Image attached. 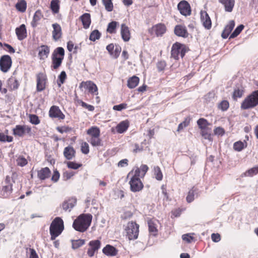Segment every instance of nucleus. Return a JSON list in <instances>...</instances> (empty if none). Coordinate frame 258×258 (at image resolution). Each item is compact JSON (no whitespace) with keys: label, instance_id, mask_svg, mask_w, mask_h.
<instances>
[{"label":"nucleus","instance_id":"1","mask_svg":"<svg viewBox=\"0 0 258 258\" xmlns=\"http://www.w3.org/2000/svg\"><path fill=\"white\" fill-rule=\"evenodd\" d=\"M92 218V215L89 213L80 214L74 221L73 228L82 233L86 231L91 224Z\"/></svg>","mask_w":258,"mask_h":258},{"label":"nucleus","instance_id":"2","mask_svg":"<svg viewBox=\"0 0 258 258\" xmlns=\"http://www.w3.org/2000/svg\"><path fill=\"white\" fill-rule=\"evenodd\" d=\"M258 105V90L252 92L242 101L240 108L247 110L253 108Z\"/></svg>","mask_w":258,"mask_h":258},{"label":"nucleus","instance_id":"3","mask_svg":"<svg viewBox=\"0 0 258 258\" xmlns=\"http://www.w3.org/2000/svg\"><path fill=\"white\" fill-rule=\"evenodd\" d=\"M63 229V221L62 219L59 217L55 218L52 221L49 227L51 240L55 239L61 233Z\"/></svg>","mask_w":258,"mask_h":258},{"label":"nucleus","instance_id":"4","mask_svg":"<svg viewBox=\"0 0 258 258\" xmlns=\"http://www.w3.org/2000/svg\"><path fill=\"white\" fill-rule=\"evenodd\" d=\"M64 57V50L61 47H57L52 52L51 68L57 69L61 64Z\"/></svg>","mask_w":258,"mask_h":258},{"label":"nucleus","instance_id":"5","mask_svg":"<svg viewBox=\"0 0 258 258\" xmlns=\"http://www.w3.org/2000/svg\"><path fill=\"white\" fill-rule=\"evenodd\" d=\"M187 48L185 44L176 42L171 47V56L175 60H178L180 57L183 58L187 51Z\"/></svg>","mask_w":258,"mask_h":258},{"label":"nucleus","instance_id":"6","mask_svg":"<svg viewBox=\"0 0 258 258\" xmlns=\"http://www.w3.org/2000/svg\"><path fill=\"white\" fill-rule=\"evenodd\" d=\"M139 233V225L136 222L131 221L127 223L124 228V233L129 240H135L138 238Z\"/></svg>","mask_w":258,"mask_h":258},{"label":"nucleus","instance_id":"7","mask_svg":"<svg viewBox=\"0 0 258 258\" xmlns=\"http://www.w3.org/2000/svg\"><path fill=\"white\" fill-rule=\"evenodd\" d=\"M131 177L129 181L130 190L134 192L141 191L144 188V184L142 182L140 177L134 174H131Z\"/></svg>","mask_w":258,"mask_h":258},{"label":"nucleus","instance_id":"8","mask_svg":"<svg viewBox=\"0 0 258 258\" xmlns=\"http://www.w3.org/2000/svg\"><path fill=\"white\" fill-rule=\"evenodd\" d=\"M167 27L163 23H158L153 25L148 30L151 35L155 36L156 37H162L166 32Z\"/></svg>","mask_w":258,"mask_h":258},{"label":"nucleus","instance_id":"9","mask_svg":"<svg viewBox=\"0 0 258 258\" xmlns=\"http://www.w3.org/2000/svg\"><path fill=\"white\" fill-rule=\"evenodd\" d=\"M13 192V184L9 177H7L2 188H0V198H7Z\"/></svg>","mask_w":258,"mask_h":258},{"label":"nucleus","instance_id":"10","mask_svg":"<svg viewBox=\"0 0 258 258\" xmlns=\"http://www.w3.org/2000/svg\"><path fill=\"white\" fill-rule=\"evenodd\" d=\"M101 245V242L99 240H92L89 241L87 249V254L88 256L93 257L96 253L98 252Z\"/></svg>","mask_w":258,"mask_h":258},{"label":"nucleus","instance_id":"11","mask_svg":"<svg viewBox=\"0 0 258 258\" xmlns=\"http://www.w3.org/2000/svg\"><path fill=\"white\" fill-rule=\"evenodd\" d=\"M12 65V60L9 55H4L0 58V69L2 72L6 73L9 71Z\"/></svg>","mask_w":258,"mask_h":258},{"label":"nucleus","instance_id":"12","mask_svg":"<svg viewBox=\"0 0 258 258\" xmlns=\"http://www.w3.org/2000/svg\"><path fill=\"white\" fill-rule=\"evenodd\" d=\"M31 128L28 125H17L13 130V135L15 136L23 137L25 134H30Z\"/></svg>","mask_w":258,"mask_h":258},{"label":"nucleus","instance_id":"13","mask_svg":"<svg viewBox=\"0 0 258 258\" xmlns=\"http://www.w3.org/2000/svg\"><path fill=\"white\" fill-rule=\"evenodd\" d=\"M84 87L88 90L92 95H97L98 94V87L97 85L91 81H83L80 84V88Z\"/></svg>","mask_w":258,"mask_h":258},{"label":"nucleus","instance_id":"14","mask_svg":"<svg viewBox=\"0 0 258 258\" xmlns=\"http://www.w3.org/2000/svg\"><path fill=\"white\" fill-rule=\"evenodd\" d=\"M177 9L180 13L184 16H188L191 15V7L189 3L185 1H180L177 5Z\"/></svg>","mask_w":258,"mask_h":258},{"label":"nucleus","instance_id":"15","mask_svg":"<svg viewBox=\"0 0 258 258\" xmlns=\"http://www.w3.org/2000/svg\"><path fill=\"white\" fill-rule=\"evenodd\" d=\"M49 116L51 118H57L60 120H63L65 118V115L61 111L59 107L55 105H53L50 107L49 111Z\"/></svg>","mask_w":258,"mask_h":258},{"label":"nucleus","instance_id":"16","mask_svg":"<svg viewBox=\"0 0 258 258\" xmlns=\"http://www.w3.org/2000/svg\"><path fill=\"white\" fill-rule=\"evenodd\" d=\"M77 201V199L76 198H69L62 202L61 207L64 211L71 212L73 208L76 205Z\"/></svg>","mask_w":258,"mask_h":258},{"label":"nucleus","instance_id":"17","mask_svg":"<svg viewBox=\"0 0 258 258\" xmlns=\"http://www.w3.org/2000/svg\"><path fill=\"white\" fill-rule=\"evenodd\" d=\"M149 168L147 165L142 164L141 165L140 167H136V168L130 171L127 177L131 175V174H135L138 175V176L143 178L147 172Z\"/></svg>","mask_w":258,"mask_h":258},{"label":"nucleus","instance_id":"18","mask_svg":"<svg viewBox=\"0 0 258 258\" xmlns=\"http://www.w3.org/2000/svg\"><path fill=\"white\" fill-rule=\"evenodd\" d=\"M46 76L43 73H39L37 75V87L38 92H41L45 88Z\"/></svg>","mask_w":258,"mask_h":258},{"label":"nucleus","instance_id":"19","mask_svg":"<svg viewBox=\"0 0 258 258\" xmlns=\"http://www.w3.org/2000/svg\"><path fill=\"white\" fill-rule=\"evenodd\" d=\"M174 34L178 36L183 38H186L188 36V33L186 27L184 25H177L174 29Z\"/></svg>","mask_w":258,"mask_h":258},{"label":"nucleus","instance_id":"20","mask_svg":"<svg viewBox=\"0 0 258 258\" xmlns=\"http://www.w3.org/2000/svg\"><path fill=\"white\" fill-rule=\"evenodd\" d=\"M201 20L205 29L209 30L212 27L211 20L206 11L201 12Z\"/></svg>","mask_w":258,"mask_h":258},{"label":"nucleus","instance_id":"21","mask_svg":"<svg viewBox=\"0 0 258 258\" xmlns=\"http://www.w3.org/2000/svg\"><path fill=\"white\" fill-rule=\"evenodd\" d=\"M53 30L52 32V38L55 41H57L62 37V32L60 25L58 23H54L52 25Z\"/></svg>","mask_w":258,"mask_h":258},{"label":"nucleus","instance_id":"22","mask_svg":"<svg viewBox=\"0 0 258 258\" xmlns=\"http://www.w3.org/2000/svg\"><path fill=\"white\" fill-rule=\"evenodd\" d=\"M120 34L123 41L127 42L131 38V32L130 29L125 24L121 25Z\"/></svg>","mask_w":258,"mask_h":258},{"label":"nucleus","instance_id":"23","mask_svg":"<svg viewBox=\"0 0 258 258\" xmlns=\"http://www.w3.org/2000/svg\"><path fill=\"white\" fill-rule=\"evenodd\" d=\"M218 2L224 6L226 12H231L233 11L235 0H218Z\"/></svg>","mask_w":258,"mask_h":258},{"label":"nucleus","instance_id":"24","mask_svg":"<svg viewBox=\"0 0 258 258\" xmlns=\"http://www.w3.org/2000/svg\"><path fill=\"white\" fill-rule=\"evenodd\" d=\"M104 254L107 256H113L118 253V250L114 246L107 244L102 249Z\"/></svg>","mask_w":258,"mask_h":258},{"label":"nucleus","instance_id":"25","mask_svg":"<svg viewBox=\"0 0 258 258\" xmlns=\"http://www.w3.org/2000/svg\"><path fill=\"white\" fill-rule=\"evenodd\" d=\"M50 174L51 171L49 168L48 167H44L37 171V177L39 179L44 180L49 178Z\"/></svg>","mask_w":258,"mask_h":258},{"label":"nucleus","instance_id":"26","mask_svg":"<svg viewBox=\"0 0 258 258\" xmlns=\"http://www.w3.org/2000/svg\"><path fill=\"white\" fill-rule=\"evenodd\" d=\"M38 57L40 59H44L46 58L50 52L49 47L45 45H41L38 48Z\"/></svg>","mask_w":258,"mask_h":258},{"label":"nucleus","instance_id":"27","mask_svg":"<svg viewBox=\"0 0 258 258\" xmlns=\"http://www.w3.org/2000/svg\"><path fill=\"white\" fill-rule=\"evenodd\" d=\"M63 156L67 160H72L76 156V151L72 146H68L64 148Z\"/></svg>","mask_w":258,"mask_h":258},{"label":"nucleus","instance_id":"28","mask_svg":"<svg viewBox=\"0 0 258 258\" xmlns=\"http://www.w3.org/2000/svg\"><path fill=\"white\" fill-rule=\"evenodd\" d=\"M16 33L18 39L22 40L27 37V31L24 24H22L20 27L16 29Z\"/></svg>","mask_w":258,"mask_h":258},{"label":"nucleus","instance_id":"29","mask_svg":"<svg viewBox=\"0 0 258 258\" xmlns=\"http://www.w3.org/2000/svg\"><path fill=\"white\" fill-rule=\"evenodd\" d=\"M80 20L82 23L83 28L84 29H88L89 28L91 23V15L89 13H85L80 17Z\"/></svg>","mask_w":258,"mask_h":258},{"label":"nucleus","instance_id":"30","mask_svg":"<svg viewBox=\"0 0 258 258\" xmlns=\"http://www.w3.org/2000/svg\"><path fill=\"white\" fill-rule=\"evenodd\" d=\"M156 220L150 219L148 221V225L149 232L153 236L157 235L158 230Z\"/></svg>","mask_w":258,"mask_h":258},{"label":"nucleus","instance_id":"31","mask_svg":"<svg viewBox=\"0 0 258 258\" xmlns=\"http://www.w3.org/2000/svg\"><path fill=\"white\" fill-rule=\"evenodd\" d=\"M234 26L235 23L234 21L232 20L229 22L228 24L225 26L222 33L221 36L223 38L226 39L228 37L231 32L234 28Z\"/></svg>","mask_w":258,"mask_h":258},{"label":"nucleus","instance_id":"32","mask_svg":"<svg viewBox=\"0 0 258 258\" xmlns=\"http://www.w3.org/2000/svg\"><path fill=\"white\" fill-rule=\"evenodd\" d=\"M130 125L128 120H125L119 122L116 126V130L118 133L122 134L125 132Z\"/></svg>","mask_w":258,"mask_h":258},{"label":"nucleus","instance_id":"33","mask_svg":"<svg viewBox=\"0 0 258 258\" xmlns=\"http://www.w3.org/2000/svg\"><path fill=\"white\" fill-rule=\"evenodd\" d=\"M139 82L140 78L136 76H133L128 79L127 86L130 89H134L138 85Z\"/></svg>","mask_w":258,"mask_h":258},{"label":"nucleus","instance_id":"34","mask_svg":"<svg viewBox=\"0 0 258 258\" xmlns=\"http://www.w3.org/2000/svg\"><path fill=\"white\" fill-rule=\"evenodd\" d=\"M43 15L40 10H37L33 17V20L31 22V26L33 27H36L38 23V22L43 18Z\"/></svg>","mask_w":258,"mask_h":258},{"label":"nucleus","instance_id":"35","mask_svg":"<svg viewBox=\"0 0 258 258\" xmlns=\"http://www.w3.org/2000/svg\"><path fill=\"white\" fill-rule=\"evenodd\" d=\"M8 87L11 90L17 89L19 83L16 78L13 76L11 77L7 81Z\"/></svg>","mask_w":258,"mask_h":258},{"label":"nucleus","instance_id":"36","mask_svg":"<svg viewBox=\"0 0 258 258\" xmlns=\"http://www.w3.org/2000/svg\"><path fill=\"white\" fill-rule=\"evenodd\" d=\"M86 133L90 137V138L100 136V130L98 127L96 126H93L90 127L86 131Z\"/></svg>","mask_w":258,"mask_h":258},{"label":"nucleus","instance_id":"37","mask_svg":"<svg viewBox=\"0 0 258 258\" xmlns=\"http://www.w3.org/2000/svg\"><path fill=\"white\" fill-rule=\"evenodd\" d=\"M244 93V89L242 86L236 87L234 89L232 94V98L234 100H237L238 98H241Z\"/></svg>","mask_w":258,"mask_h":258},{"label":"nucleus","instance_id":"38","mask_svg":"<svg viewBox=\"0 0 258 258\" xmlns=\"http://www.w3.org/2000/svg\"><path fill=\"white\" fill-rule=\"evenodd\" d=\"M9 131L6 130L4 133L0 132V142L10 143L13 141V137L11 136H8Z\"/></svg>","mask_w":258,"mask_h":258},{"label":"nucleus","instance_id":"39","mask_svg":"<svg viewBox=\"0 0 258 258\" xmlns=\"http://www.w3.org/2000/svg\"><path fill=\"white\" fill-rule=\"evenodd\" d=\"M247 142L245 141L242 142L241 141H239L236 142L233 144V149L235 151L237 152H240L244 148L247 147Z\"/></svg>","mask_w":258,"mask_h":258},{"label":"nucleus","instance_id":"40","mask_svg":"<svg viewBox=\"0 0 258 258\" xmlns=\"http://www.w3.org/2000/svg\"><path fill=\"white\" fill-rule=\"evenodd\" d=\"M198 189L197 187L193 186L188 192L186 198V202L190 203L194 201L195 199V195L197 194Z\"/></svg>","mask_w":258,"mask_h":258},{"label":"nucleus","instance_id":"41","mask_svg":"<svg viewBox=\"0 0 258 258\" xmlns=\"http://www.w3.org/2000/svg\"><path fill=\"white\" fill-rule=\"evenodd\" d=\"M154 177L156 180L161 181L163 179V175L159 166H154L153 169Z\"/></svg>","mask_w":258,"mask_h":258},{"label":"nucleus","instance_id":"42","mask_svg":"<svg viewBox=\"0 0 258 258\" xmlns=\"http://www.w3.org/2000/svg\"><path fill=\"white\" fill-rule=\"evenodd\" d=\"M16 9L21 13H24L27 9V3L25 0H19L15 6Z\"/></svg>","mask_w":258,"mask_h":258},{"label":"nucleus","instance_id":"43","mask_svg":"<svg viewBox=\"0 0 258 258\" xmlns=\"http://www.w3.org/2000/svg\"><path fill=\"white\" fill-rule=\"evenodd\" d=\"M201 134L205 139H207L210 141L213 140L211 128L208 127L201 130Z\"/></svg>","mask_w":258,"mask_h":258},{"label":"nucleus","instance_id":"44","mask_svg":"<svg viewBox=\"0 0 258 258\" xmlns=\"http://www.w3.org/2000/svg\"><path fill=\"white\" fill-rule=\"evenodd\" d=\"M59 0H52L51 1L50 8L53 14H57L59 12Z\"/></svg>","mask_w":258,"mask_h":258},{"label":"nucleus","instance_id":"45","mask_svg":"<svg viewBox=\"0 0 258 258\" xmlns=\"http://www.w3.org/2000/svg\"><path fill=\"white\" fill-rule=\"evenodd\" d=\"M118 23L116 21H112L108 24L106 31L109 34H115L116 32L117 26Z\"/></svg>","mask_w":258,"mask_h":258},{"label":"nucleus","instance_id":"46","mask_svg":"<svg viewBox=\"0 0 258 258\" xmlns=\"http://www.w3.org/2000/svg\"><path fill=\"white\" fill-rule=\"evenodd\" d=\"M88 142L93 147H99L103 145L100 136L90 138Z\"/></svg>","mask_w":258,"mask_h":258},{"label":"nucleus","instance_id":"47","mask_svg":"<svg viewBox=\"0 0 258 258\" xmlns=\"http://www.w3.org/2000/svg\"><path fill=\"white\" fill-rule=\"evenodd\" d=\"M71 242L72 248L76 249L83 245L85 243V240L84 239H79L77 240H72Z\"/></svg>","mask_w":258,"mask_h":258},{"label":"nucleus","instance_id":"48","mask_svg":"<svg viewBox=\"0 0 258 258\" xmlns=\"http://www.w3.org/2000/svg\"><path fill=\"white\" fill-rule=\"evenodd\" d=\"M101 33L98 30H94L91 32L89 36V39L92 41H95L100 39Z\"/></svg>","mask_w":258,"mask_h":258},{"label":"nucleus","instance_id":"49","mask_svg":"<svg viewBox=\"0 0 258 258\" xmlns=\"http://www.w3.org/2000/svg\"><path fill=\"white\" fill-rule=\"evenodd\" d=\"M66 164L69 168L74 170L78 169L83 166L82 164L74 161H68L66 162Z\"/></svg>","mask_w":258,"mask_h":258},{"label":"nucleus","instance_id":"50","mask_svg":"<svg viewBox=\"0 0 258 258\" xmlns=\"http://www.w3.org/2000/svg\"><path fill=\"white\" fill-rule=\"evenodd\" d=\"M81 152L84 154H88L89 153V145L86 142L82 141L80 144Z\"/></svg>","mask_w":258,"mask_h":258},{"label":"nucleus","instance_id":"51","mask_svg":"<svg viewBox=\"0 0 258 258\" xmlns=\"http://www.w3.org/2000/svg\"><path fill=\"white\" fill-rule=\"evenodd\" d=\"M105 10L108 12H111L113 9V5L112 0H102Z\"/></svg>","mask_w":258,"mask_h":258},{"label":"nucleus","instance_id":"52","mask_svg":"<svg viewBox=\"0 0 258 258\" xmlns=\"http://www.w3.org/2000/svg\"><path fill=\"white\" fill-rule=\"evenodd\" d=\"M190 119L189 117H186L185 118L184 120L181 122L178 126L177 131L178 132H180L182 130L184 127L187 126L190 123Z\"/></svg>","mask_w":258,"mask_h":258},{"label":"nucleus","instance_id":"53","mask_svg":"<svg viewBox=\"0 0 258 258\" xmlns=\"http://www.w3.org/2000/svg\"><path fill=\"white\" fill-rule=\"evenodd\" d=\"M77 102L80 104L83 107L87 109L89 111H94L95 108L94 107L90 104H88L87 103H85V102L81 100H80L79 99H77L76 100Z\"/></svg>","mask_w":258,"mask_h":258},{"label":"nucleus","instance_id":"54","mask_svg":"<svg viewBox=\"0 0 258 258\" xmlns=\"http://www.w3.org/2000/svg\"><path fill=\"white\" fill-rule=\"evenodd\" d=\"M18 166L23 167L28 164L27 160L23 156H19L16 159Z\"/></svg>","mask_w":258,"mask_h":258},{"label":"nucleus","instance_id":"55","mask_svg":"<svg viewBox=\"0 0 258 258\" xmlns=\"http://www.w3.org/2000/svg\"><path fill=\"white\" fill-rule=\"evenodd\" d=\"M197 124L201 130L208 127L209 124L207 119L203 118H200L197 121Z\"/></svg>","mask_w":258,"mask_h":258},{"label":"nucleus","instance_id":"56","mask_svg":"<svg viewBox=\"0 0 258 258\" xmlns=\"http://www.w3.org/2000/svg\"><path fill=\"white\" fill-rule=\"evenodd\" d=\"M218 107L223 111H226L229 107V103L227 100H223L218 104Z\"/></svg>","mask_w":258,"mask_h":258},{"label":"nucleus","instance_id":"57","mask_svg":"<svg viewBox=\"0 0 258 258\" xmlns=\"http://www.w3.org/2000/svg\"><path fill=\"white\" fill-rule=\"evenodd\" d=\"M29 121L33 124L37 125L40 123V120L37 115L35 114H30L28 115Z\"/></svg>","mask_w":258,"mask_h":258},{"label":"nucleus","instance_id":"58","mask_svg":"<svg viewBox=\"0 0 258 258\" xmlns=\"http://www.w3.org/2000/svg\"><path fill=\"white\" fill-rule=\"evenodd\" d=\"M67 78V75L64 71H62L58 76L57 80V85L58 87H60L62 84L64 83V81Z\"/></svg>","mask_w":258,"mask_h":258},{"label":"nucleus","instance_id":"59","mask_svg":"<svg viewBox=\"0 0 258 258\" xmlns=\"http://www.w3.org/2000/svg\"><path fill=\"white\" fill-rule=\"evenodd\" d=\"M258 173V166L251 168L247 170L245 174L247 176H253L254 175H256Z\"/></svg>","mask_w":258,"mask_h":258},{"label":"nucleus","instance_id":"60","mask_svg":"<svg viewBox=\"0 0 258 258\" xmlns=\"http://www.w3.org/2000/svg\"><path fill=\"white\" fill-rule=\"evenodd\" d=\"M244 28V26L243 25H239L234 31V32L231 34L230 38H233L237 36L242 30Z\"/></svg>","mask_w":258,"mask_h":258},{"label":"nucleus","instance_id":"61","mask_svg":"<svg viewBox=\"0 0 258 258\" xmlns=\"http://www.w3.org/2000/svg\"><path fill=\"white\" fill-rule=\"evenodd\" d=\"M75 175L73 171H65L62 173V178L64 180H68Z\"/></svg>","mask_w":258,"mask_h":258},{"label":"nucleus","instance_id":"62","mask_svg":"<svg viewBox=\"0 0 258 258\" xmlns=\"http://www.w3.org/2000/svg\"><path fill=\"white\" fill-rule=\"evenodd\" d=\"M56 130L60 133L63 134L64 133H67L72 131V128L69 126H58L56 127Z\"/></svg>","mask_w":258,"mask_h":258},{"label":"nucleus","instance_id":"63","mask_svg":"<svg viewBox=\"0 0 258 258\" xmlns=\"http://www.w3.org/2000/svg\"><path fill=\"white\" fill-rule=\"evenodd\" d=\"M183 240L186 241L187 243H191L194 240V237L190 235V234H183L182 236Z\"/></svg>","mask_w":258,"mask_h":258},{"label":"nucleus","instance_id":"64","mask_svg":"<svg viewBox=\"0 0 258 258\" xmlns=\"http://www.w3.org/2000/svg\"><path fill=\"white\" fill-rule=\"evenodd\" d=\"M166 66V63L165 61H159L157 63V68L159 72L163 71Z\"/></svg>","mask_w":258,"mask_h":258}]
</instances>
